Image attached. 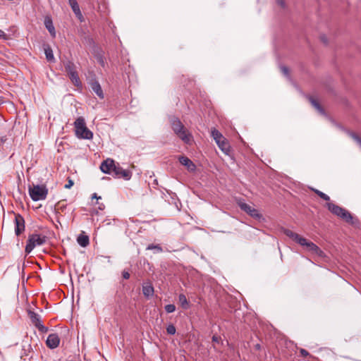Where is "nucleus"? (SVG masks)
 I'll use <instances>...</instances> for the list:
<instances>
[{
    "label": "nucleus",
    "mask_w": 361,
    "mask_h": 361,
    "mask_svg": "<svg viewBox=\"0 0 361 361\" xmlns=\"http://www.w3.org/2000/svg\"><path fill=\"white\" fill-rule=\"evenodd\" d=\"M28 315L32 323L35 326L36 328H37L39 331L42 333H46L48 331V328L42 324L41 317L38 314L29 310Z\"/></svg>",
    "instance_id": "8"
},
{
    "label": "nucleus",
    "mask_w": 361,
    "mask_h": 361,
    "mask_svg": "<svg viewBox=\"0 0 361 361\" xmlns=\"http://www.w3.org/2000/svg\"><path fill=\"white\" fill-rule=\"evenodd\" d=\"M165 310L167 313H172L176 310V307L173 304L166 305L165 306Z\"/></svg>",
    "instance_id": "27"
},
{
    "label": "nucleus",
    "mask_w": 361,
    "mask_h": 361,
    "mask_svg": "<svg viewBox=\"0 0 361 361\" xmlns=\"http://www.w3.org/2000/svg\"><path fill=\"white\" fill-rule=\"evenodd\" d=\"M281 70L282 73H283L285 75H286V76H288V68H287V67H286V66H281Z\"/></svg>",
    "instance_id": "33"
},
{
    "label": "nucleus",
    "mask_w": 361,
    "mask_h": 361,
    "mask_svg": "<svg viewBox=\"0 0 361 361\" xmlns=\"http://www.w3.org/2000/svg\"><path fill=\"white\" fill-rule=\"evenodd\" d=\"M99 61L100 64H101L102 66H104V60H103V59H102V57H100V58H99Z\"/></svg>",
    "instance_id": "39"
},
{
    "label": "nucleus",
    "mask_w": 361,
    "mask_h": 361,
    "mask_svg": "<svg viewBox=\"0 0 361 361\" xmlns=\"http://www.w3.org/2000/svg\"><path fill=\"white\" fill-rule=\"evenodd\" d=\"M25 230V220L20 214L15 215V233L16 235H20Z\"/></svg>",
    "instance_id": "11"
},
{
    "label": "nucleus",
    "mask_w": 361,
    "mask_h": 361,
    "mask_svg": "<svg viewBox=\"0 0 361 361\" xmlns=\"http://www.w3.org/2000/svg\"><path fill=\"white\" fill-rule=\"evenodd\" d=\"M312 190L318 195L322 199L326 200V201H329L330 200L329 197L326 195L325 193H324L323 192L319 190H317V189H312Z\"/></svg>",
    "instance_id": "25"
},
{
    "label": "nucleus",
    "mask_w": 361,
    "mask_h": 361,
    "mask_svg": "<svg viewBox=\"0 0 361 361\" xmlns=\"http://www.w3.org/2000/svg\"><path fill=\"white\" fill-rule=\"evenodd\" d=\"M166 331L170 335L176 334V327L173 324H170L166 328Z\"/></svg>",
    "instance_id": "28"
},
{
    "label": "nucleus",
    "mask_w": 361,
    "mask_h": 361,
    "mask_svg": "<svg viewBox=\"0 0 361 361\" xmlns=\"http://www.w3.org/2000/svg\"><path fill=\"white\" fill-rule=\"evenodd\" d=\"M92 89L93 92L101 99L104 98V94L102 89L99 85V83L97 81L92 83Z\"/></svg>",
    "instance_id": "18"
},
{
    "label": "nucleus",
    "mask_w": 361,
    "mask_h": 361,
    "mask_svg": "<svg viewBox=\"0 0 361 361\" xmlns=\"http://www.w3.org/2000/svg\"><path fill=\"white\" fill-rule=\"evenodd\" d=\"M46 240L47 237L45 235L37 233L30 235L25 249L26 254H30L36 246L44 244Z\"/></svg>",
    "instance_id": "6"
},
{
    "label": "nucleus",
    "mask_w": 361,
    "mask_h": 361,
    "mask_svg": "<svg viewBox=\"0 0 361 361\" xmlns=\"http://www.w3.org/2000/svg\"><path fill=\"white\" fill-rule=\"evenodd\" d=\"M48 189L44 185H33L29 187V195L33 201L44 200L47 198Z\"/></svg>",
    "instance_id": "5"
},
{
    "label": "nucleus",
    "mask_w": 361,
    "mask_h": 361,
    "mask_svg": "<svg viewBox=\"0 0 361 361\" xmlns=\"http://www.w3.org/2000/svg\"><path fill=\"white\" fill-rule=\"evenodd\" d=\"M104 207H104V204H99V209L100 210H103V209H104Z\"/></svg>",
    "instance_id": "40"
},
{
    "label": "nucleus",
    "mask_w": 361,
    "mask_h": 361,
    "mask_svg": "<svg viewBox=\"0 0 361 361\" xmlns=\"http://www.w3.org/2000/svg\"><path fill=\"white\" fill-rule=\"evenodd\" d=\"M310 102L312 103V104L319 111H322V109L321 108L320 105L319 104V103L315 101L314 99L311 98L310 99Z\"/></svg>",
    "instance_id": "29"
},
{
    "label": "nucleus",
    "mask_w": 361,
    "mask_h": 361,
    "mask_svg": "<svg viewBox=\"0 0 361 361\" xmlns=\"http://www.w3.org/2000/svg\"><path fill=\"white\" fill-rule=\"evenodd\" d=\"M276 3L282 8H285L286 6V3H285V0H276Z\"/></svg>",
    "instance_id": "35"
},
{
    "label": "nucleus",
    "mask_w": 361,
    "mask_h": 361,
    "mask_svg": "<svg viewBox=\"0 0 361 361\" xmlns=\"http://www.w3.org/2000/svg\"><path fill=\"white\" fill-rule=\"evenodd\" d=\"M7 37H6V33L3 30H0V39H5Z\"/></svg>",
    "instance_id": "37"
},
{
    "label": "nucleus",
    "mask_w": 361,
    "mask_h": 361,
    "mask_svg": "<svg viewBox=\"0 0 361 361\" xmlns=\"http://www.w3.org/2000/svg\"><path fill=\"white\" fill-rule=\"evenodd\" d=\"M302 239L304 241L299 242L298 244L305 247L307 251L311 252L320 257H324L325 256L324 252L316 244L309 241L305 238L302 237Z\"/></svg>",
    "instance_id": "7"
},
{
    "label": "nucleus",
    "mask_w": 361,
    "mask_h": 361,
    "mask_svg": "<svg viewBox=\"0 0 361 361\" xmlns=\"http://www.w3.org/2000/svg\"><path fill=\"white\" fill-rule=\"evenodd\" d=\"M44 53L47 61H53L54 60L52 49L49 47L44 49Z\"/></svg>",
    "instance_id": "23"
},
{
    "label": "nucleus",
    "mask_w": 361,
    "mask_h": 361,
    "mask_svg": "<svg viewBox=\"0 0 361 361\" xmlns=\"http://www.w3.org/2000/svg\"><path fill=\"white\" fill-rule=\"evenodd\" d=\"M284 233L288 237H289L290 238H291L292 240L295 241L297 243H299V242H301V241H304L302 239V237L301 235H300L299 234H298L296 233H294L293 231H292L289 229L284 230Z\"/></svg>",
    "instance_id": "17"
},
{
    "label": "nucleus",
    "mask_w": 361,
    "mask_h": 361,
    "mask_svg": "<svg viewBox=\"0 0 361 361\" xmlns=\"http://www.w3.org/2000/svg\"><path fill=\"white\" fill-rule=\"evenodd\" d=\"M348 133L361 147V137L353 132H348Z\"/></svg>",
    "instance_id": "26"
},
{
    "label": "nucleus",
    "mask_w": 361,
    "mask_h": 361,
    "mask_svg": "<svg viewBox=\"0 0 361 361\" xmlns=\"http://www.w3.org/2000/svg\"><path fill=\"white\" fill-rule=\"evenodd\" d=\"M65 69L66 71L68 73V75L70 74L71 72L75 71V64L71 61H67L65 64Z\"/></svg>",
    "instance_id": "24"
},
{
    "label": "nucleus",
    "mask_w": 361,
    "mask_h": 361,
    "mask_svg": "<svg viewBox=\"0 0 361 361\" xmlns=\"http://www.w3.org/2000/svg\"><path fill=\"white\" fill-rule=\"evenodd\" d=\"M116 166L113 159H107L101 164L100 169L104 173L113 174Z\"/></svg>",
    "instance_id": "10"
},
{
    "label": "nucleus",
    "mask_w": 361,
    "mask_h": 361,
    "mask_svg": "<svg viewBox=\"0 0 361 361\" xmlns=\"http://www.w3.org/2000/svg\"><path fill=\"white\" fill-rule=\"evenodd\" d=\"M328 209L334 215L340 217L347 223L353 224V216L351 214L344 208L339 207L332 202L327 203Z\"/></svg>",
    "instance_id": "4"
},
{
    "label": "nucleus",
    "mask_w": 361,
    "mask_h": 361,
    "mask_svg": "<svg viewBox=\"0 0 361 361\" xmlns=\"http://www.w3.org/2000/svg\"><path fill=\"white\" fill-rule=\"evenodd\" d=\"M153 249H156L159 252L161 251V247L159 245H149L147 247V250H153Z\"/></svg>",
    "instance_id": "30"
},
{
    "label": "nucleus",
    "mask_w": 361,
    "mask_h": 361,
    "mask_svg": "<svg viewBox=\"0 0 361 361\" xmlns=\"http://www.w3.org/2000/svg\"><path fill=\"white\" fill-rule=\"evenodd\" d=\"M44 25L46 28L48 30L50 35L53 37H56V31L54 26L53 25L52 20L49 17H46L44 19Z\"/></svg>",
    "instance_id": "16"
},
{
    "label": "nucleus",
    "mask_w": 361,
    "mask_h": 361,
    "mask_svg": "<svg viewBox=\"0 0 361 361\" xmlns=\"http://www.w3.org/2000/svg\"><path fill=\"white\" fill-rule=\"evenodd\" d=\"M78 243L82 247H87L90 243L89 237L86 235H79L77 238Z\"/></svg>",
    "instance_id": "19"
},
{
    "label": "nucleus",
    "mask_w": 361,
    "mask_h": 361,
    "mask_svg": "<svg viewBox=\"0 0 361 361\" xmlns=\"http://www.w3.org/2000/svg\"><path fill=\"white\" fill-rule=\"evenodd\" d=\"M94 198H95V199H97V200H99V199H101V197L97 196V193H94V194L92 195V199H94Z\"/></svg>",
    "instance_id": "38"
},
{
    "label": "nucleus",
    "mask_w": 361,
    "mask_h": 361,
    "mask_svg": "<svg viewBox=\"0 0 361 361\" xmlns=\"http://www.w3.org/2000/svg\"><path fill=\"white\" fill-rule=\"evenodd\" d=\"M212 341L216 343H223L222 341L221 340V338L215 335L212 336Z\"/></svg>",
    "instance_id": "31"
},
{
    "label": "nucleus",
    "mask_w": 361,
    "mask_h": 361,
    "mask_svg": "<svg viewBox=\"0 0 361 361\" xmlns=\"http://www.w3.org/2000/svg\"><path fill=\"white\" fill-rule=\"evenodd\" d=\"M68 76H69L71 80L73 82V83L75 86H77V87L81 86V82L80 80L78 74L76 71L73 73L71 72L70 74H68Z\"/></svg>",
    "instance_id": "20"
},
{
    "label": "nucleus",
    "mask_w": 361,
    "mask_h": 361,
    "mask_svg": "<svg viewBox=\"0 0 361 361\" xmlns=\"http://www.w3.org/2000/svg\"><path fill=\"white\" fill-rule=\"evenodd\" d=\"M122 276L125 279H128L130 278V274L127 271H123L122 273Z\"/></svg>",
    "instance_id": "36"
},
{
    "label": "nucleus",
    "mask_w": 361,
    "mask_h": 361,
    "mask_svg": "<svg viewBox=\"0 0 361 361\" xmlns=\"http://www.w3.org/2000/svg\"><path fill=\"white\" fill-rule=\"evenodd\" d=\"M300 353L304 357H307V356L310 355V353L306 350H305L303 348L300 349Z\"/></svg>",
    "instance_id": "34"
},
{
    "label": "nucleus",
    "mask_w": 361,
    "mask_h": 361,
    "mask_svg": "<svg viewBox=\"0 0 361 361\" xmlns=\"http://www.w3.org/2000/svg\"><path fill=\"white\" fill-rule=\"evenodd\" d=\"M178 301L183 309H188L189 303L185 295L180 294L178 296Z\"/></svg>",
    "instance_id": "21"
},
{
    "label": "nucleus",
    "mask_w": 361,
    "mask_h": 361,
    "mask_svg": "<svg viewBox=\"0 0 361 361\" xmlns=\"http://www.w3.org/2000/svg\"><path fill=\"white\" fill-rule=\"evenodd\" d=\"M60 338L56 334H51L47 338L46 343L47 346L51 349L56 348L59 346Z\"/></svg>",
    "instance_id": "13"
},
{
    "label": "nucleus",
    "mask_w": 361,
    "mask_h": 361,
    "mask_svg": "<svg viewBox=\"0 0 361 361\" xmlns=\"http://www.w3.org/2000/svg\"><path fill=\"white\" fill-rule=\"evenodd\" d=\"M75 135L79 139L92 140L93 133L86 126L85 118L78 117L74 122Z\"/></svg>",
    "instance_id": "2"
},
{
    "label": "nucleus",
    "mask_w": 361,
    "mask_h": 361,
    "mask_svg": "<svg viewBox=\"0 0 361 361\" xmlns=\"http://www.w3.org/2000/svg\"><path fill=\"white\" fill-rule=\"evenodd\" d=\"M142 293L147 298L153 295L154 287L150 282H146L142 285Z\"/></svg>",
    "instance_id": "15"
},
{
    "label": "nucleus",
    "mask_w": 361,
    "mask_h": 361,
    "mask_svg": "<svg viewBox=\"0 0 361 361\" xmlns=\"http://www.w3.org/2000/svg\"><path fill=\"white\" fill-rule=\"evenodd\" d=\"M238 206L243 211L246 212L247 214H249L252 218H255L256 219H260L262 217V214L259 212V211L257 209H256L252 206H251L247 203L240 201L238 202Z\"/></svg>",
    "instance_id": "9"
},
{
    "label": "nucleus",
    "mask_w": 361,
    "mask_h": 361,
    "mask_svg": "<svg viewBox=\"0 0 361 361\" xmlns=\"http://www.w3.org/2000/svg\"><path fill=\"white\" fill-rule=\"evenodd\" d=\"M179 161L182 165L185 166L190 171H194L196 169V166L193 164V162L187 157H180Z\"/></svg>",
    "instance_id": "14"
},
{
    "label": "nucleus",
    "mask_w": 361,
    "mask_h": 361,
    "mask_svg": "<svg viewBox=\"0 0 361 361\" xmlns=\"http://www.w3.org/2000/svg\"><path fill=\"white\" fill-rule=\"evenodd\" d=\"M68 1H69V4H70L71 7L73 9V11L76 15H81L80 8H79L77 1L76 0H68Z\"/></svg>",
    "instance_id": "22"
},
{
    "label": "nucleus",
    "mask_w": 361,
    "mask_h": 361,
    "mask_svg": "<svg viewBox=\"0 0 361 361\" xmlns=\"http://www.w3.org/2000/svg\"><path fill=\"white\" fill-rule=\"evenodd\" d=\"M113 174L118 178H123L126 180L130 179L132 176L130 171L122 169L119 165L116 166Z\"/></svg>",
    "instance_id": "12"
},
{
    "label": "nucleus",
    "mask_w": 361,
    "mask_h": 361,
    "mask_svg": "<svg viewBox=\"0 0 361 361\" xmlns=\"http://www.w3.org/2000/svg\"><path fill=\"white\" fill-rule=\"evenodd\" d=\"M74 183L71 179H68V183L65 185V188L70 189L73 185Z\"/></svg>",
    "instance_id": "32"
},
{
    "label": "nucleus",
    "mask_w": 361,
    "mask_h": 361,
    "mask_svg": "<svg viewBox=\"0 0 361 361\" xmlns=\"http://www.w3.org/2000/svg\"><path fill=\"white\" fill-rule=\"evenodd\" d=\"M211 135L215 140L219 148L226 155H228L231 152V146L226 137L216 129L213 128L211 131Z\"/></svg>",
    "instance_id": "3"
},
{
    "label": "nucleus",
    "mask_w": 361,
    "mask_h": 361,
    "mask_svg": "<svg viewBox=\"0 0 361 361\" xmlns=\"http://www.w3.org/2000/svg\"><path fill=\"white\" fill-rule=\"evenodd\" d=\"M171 128L174 133L181 139L185 144H190L192 141V136L190 133L185 128L181 121L176 117L170 119Z\"/></svg>",
    "instance_id": "1"
}]
</instances>
